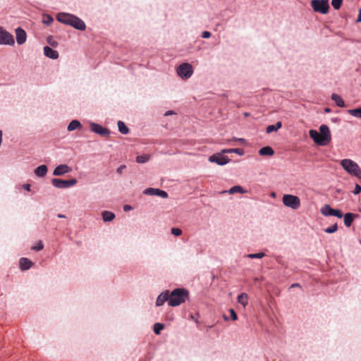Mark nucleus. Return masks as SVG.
I'll list each match as a JSON object with an SVG mask.
<instances>
[{"mask_svg":"<svg viewBox=\"0 0 361 361\" xmlns=\"http://www.w3.org/2000/svg\"><path fill=\"white\" fill-rule=\"evenodd\" d=\"M309 135L314 142L319 146H326L331 140L330 129L326 124H322L319 131L314 129L310 130Z\"/></svg>","mask_w":361,"mask_h":361,"instance_id":"1","label":"nucleus"},{"mask_svg":"<svg viewBox=\"0 0 361 361\" xmlns=\"http://www.w3.org/2000/svg\"><path fill=\"white\" fill-rule=\"evenodd\" d=\"M190 293L185 288H176L170 291L169 306L177 307L184 303L189 298Z\"/></svg>","mask_w":361,"mask_h":361,"instance_id":"2","label":"nucleus"},{"mask_svg":"<svg viewBox=\"0 0 361 361\" xmlns=\"http://www.w3.org/2000/svg\"><path fill=\"white\" fill-rule=\"evenodd\" d=\"M340 164L348 174L361 178V169L355 161L350 159H343Z\"/></svg>","mask_w":361,"mask_h":361,"instance_id":"3","label":"nucleus"},{"mask_svg":"<svg viewBox=\"0 0 361 361\" xmlns=\"http://www.w3.org/2000/svg\"><path fill=\"white\" fill-rule=\"evenodd\" d=\"M310 6L315 13L325 15L329 12V3L325 0H311Z\"/></svg>","mask_w":361,"mask_h":361,"instance_id":"4","label":"nucleus"},{"mask_svg":"<svg viewBox=\"0 0 361 361\" xmlns=\"http://www.w3.org/2000/svg\"><path fill=\"white\" fill-rule=\"evenodd\" d=\"M193 72L192 66L188 62L182 63L176 68L177 75L183 80L190 78Z\"/></svg>","mask_w":361,"mask_h":361,"instance_id":"5","label":"nucleus"},{"mask_svg":"<svg viewBox=\"0 0 361 361\" xmlns=\"http://www.w3.org/2000/svg\"><path fill=\"white\" fill-rule=\"evenodd\" d=\"M283 204L292 209H298L300 206V198L293 195L285 194L282 197Z\"/></svg>","mask_w":361,"mask_h":361,"instance_id":"6","label":"nucleus"},{"mask_svg":"<svg viewBox=\"0 0 361 361\" xmlns=\"http://www.w3.org/2000/svg\"><path fill=\"white\" fill-rule=\"evenodd\" d=\"M208 160L211 163H215L219 166H225L231 161V159L225 155V152H223L221 149L219 152L214 153L209 157Z\"/></svg>","mask_w":361,"mask_h":361,"instance_id":"7","label":"nucleus"},{"mask_svg":"<svg viewBox=\"0 0 361 361\" xmlns=\"http://www.w3.org/2000/svg\"><path fill=\"white\" fill-rule=\"evenodd\" d=\"M51 183L56 188L64 189L74 186L78 183V180L75 178L69 180L54 178L51 180Z\"/></svg>","mask_w":361,"mask_h":361,"instance_id":"8","label":"nucleus"},{"mask_svg":"<svg viewBox=\"0 0 361 361\" xmlns=\"http://www.w3.org/2000/svg\"><path fill=\"white\" fill-rule=\"evenodd\" d=\"M321 214L324 216H335L343 218V212L339 209H334L329 204H325L320 209Z\"/></svg>","mask_w":361,"mask_h":361,"instance_id":"9","label":"nucleus"},{"mask_svg":"<svg viewBox=\"0 0 361 361\" xmlns=\"http://www.w3.org/2000/svg\"><path fill=\"white\" fill-rule=\"evenodd\" d=\"M14 44L13 36L0 26V44L13 46Z\"/></svg>","mask_w":361,"mask_h":361,"instance_id":"10","label":"nucleus"},{"mask_svg":"<svg viewBox=\"0 0 361 361\" xmlns=\"http://www.w3.org/2000/svg\"><path fill=\"white\" fill-rule=\"evenodd\" d=\"M90 129L92 132L103 137H109L111 133V131L109 128H104L102 125L94 122L90 123Z\"/></svg>","mask_w":361,"mask_h":361,"instance_id":"11","label":"nucleus"},{"mask_svg":"<svg viewBox=\"0 0 361 361\" xmlns=\"http://www.w3.org/2000/svg\"><path fill=\"white\" fill-rule=\"evenodd\" d=\"M143 194L151 196H158L164 199L167 198L169 195L166 191L159 188H147L143 190Z\"/></svg>","mask_w":361,"mask_h":361,"instance_id":"12","label":"nucleus"},{"mask_svg":"<svg viewBox=\"0 0 361 361\" xmlns=\"http://www.w3.org/2000/svg\"><path fill=\"white\" fill-rule=\"evenodd\" d=\"M75 15L66 13V12H60L58 13L56 16V19L61 23H63L66 25H71L72 24L73 18Z\"/></svg>","mask_w":361,"mask_h":361,"instance_id":"13","label":"nucleus"},{"mask_svg":"<svg viewBox=\"0 0 361 361\" xmlns=\"http://www.w3.org/2000/svg\"><path fill=\"white\" fill-rule=\"evenodd\" d=\"M72 171V168L68 164H62L56 166L53 171L54 176H61Z\"/></svg>","mask_w":361,"mask_h":361,"instance_id":"14","label":"nucleus"},{"mask_svg":"<svg viewBox=\"0 0 361 361\" xmlns=\"http://www.w3.org/2000/svg\"><path fill=\"white\" fill-rule=\"evenodd\" d=\"M170 297V290H165L162 291L157 298L155 305L157 307H160L167 302L169 304V300Z\"/></svg>","mask_w":361,"mask_h":361,"instance_id":"15","label":"nucleus"},{"mask_svg":"<svg viewBox=\"0 0 361 361\" xmlns=\"http://www.w3.org/2000/svg\"><path fill=\"white\" fill-rule=\"evenodd\" d=\"M72 24L70 26L80 31H84L86 29V25L81 18L76 16L72 17Z\"/></svg>","mask_w":361,"mask_h":361,"instance_id":"16","label":"nucleus"},{"mask_svg":"<svg viewBox=\"0 0 361 361\" xmlns=\"http://www.w3.org/2000/svg\"><path fill=\"white\" fill-rule=\"evenodd\" d=\"M16 35L18 44L21 45L26 42L27 33L21 27L16 29Z\"/></svg>","mask_w":361,"mask_h":361,"instance_id":"17","label":"nucleus"},{"mask_svg":"<svg viewBox=\"0 0 361 361\" xmlns=\"http://www.w3.org/2000/svg\"><path fill=\"white\" fill-rule=\"evenodd\" d=\"M44 54L51 59H57L59 56V52L49 46L44 47Z\"/></svg>","mask_w":361,"mask_h":361,"instance_id":"18","label":"nucleus"},{"mask_svg":"<svg viewBox=\"0 0 361 361\" xmlns=\"http://www.w3.org/2000/svg\"><path fill=\"white\" fill-rule=\"evenodd\" d=\"M33 265L34 263L27 257H21L19 260V267L23 271L30 269Z\"/></svg>","mask_w":361,"mask_h":361,"instance_id":"19","label":"nucleus"},{"mask_svg":"<svg viewBox=\"0 0 361 361\" xmlns=\"http://www.w3.org/2000/svg\"><path fill=\"white\" fill-rule=\"evenodd\" d=\"M357 216L358 214L351 212H348L345 213V214H343V222L345 226L346 227H350L352 225L355 219Z\"/></svg>","mask_w":361,"mask_h":361,"instance_id":"20","label":"nucleus"},{"mask_svg":"<svg viewBox=\"0 0 361 361\" xmlns=\"http://www.w3.org/2000/svg\"><path fill=\"white\" fill-rule=\"evenodd\" d=\"M48 171V167L45 164L38 166L34 171L35 174L39 178L44 177Z\"/></svg>","mask_w":361,"mask_h":361,"instance_id":"21","label":"nucleus"},{"mask_svg":"<svg viewBox=\"0 0 361 361\" xmlns=\"http://www.w3.org/2000/svg\"><path fill=\"white\" fill-rule=\"evenodd\" d=\"M258 153L260 156L271 157L274 154L275 152L271 147L265 146L260 148L258 151Z\"/></svg>","mask_w":361,"mask_h":361,"instance_id":"22","label":"nucleus"},{"mask_svg":"<svg viewBox=\"0 0 361 361\" xmlns=\"http://www.w3.org/2000/svg\"><path fill=\"white\" fill-rule=\"evenodd\" d=\"M82 128V124L80 121L74 119L72 120L67 127V130L68 132L73 131L77 129H80Z\"/></svg>","mask_w":361,"mask_h":361,"instance_id":"23","label":"nucleus"},{"mask_svg":"<svg viewBox=\"0 0 361 361\" xmlns=\"http://www.w3.org/2000/svg\"><path fill=\"white\" fill-rule=\"evenodd\" d=\"M331 99L336 103L338 107H344L345 106V102L340 95L336 93H333L331 96Z\"/></svg>","mask_w":361,"mask_h":361,"instance_id":"24","label":"nucleus"},{"mask_svg":"<svg viewBox=\"0 0 361 361\" xmlns=\"http://www.w3.org/2000/svg\"><path fill=\"white\" fill-rule=\"evenodd\" d=\"M102 216L104 222H110L115 219L116 215L112 212L105 210L102 212Z\"/></svg>","mask_w":361,"mask_h":361,"instance_id":"25","label":"nucleus"},{"mask_svg":"<svg viewBox=\"0 0 361 361\" xmlns=\"http://www.w3.org/2000/svg\"><path fill=\"white\" fill-rule=\"evenodd\" d=\"M117 126H118V131L121 134L127 135V134L129 133L130 130H129L128 127L126 126V124L123 121H118V123H117Z\"/></svg>","mask_w":361,"mask_h":361,"instance_id":"26","label":"nucleus"},{"mask_svg":"<svg viewBox=\"0 0 361 361\" xmlns=\"http://www.w3.org/2000/svg\"><path fill=\"white\" fill-rule=\"evenodd\" d=\"M223 152H225V154L235 153L239 156H243L245 154V150L243 148L223 149Z\"/></svg>","mask_w":361,"mask_h":361,"instance_id":"27","label":"nucleus"},{"mask_svg":"<svg viewBox=\"0 0 361 361\" xmlns=\"http://www.w3.org/2000/svg\"><path fill=\"white\" fill-rule=\"evenodd\" d=\"M228 192L229 194H234L236 192L244 194L247 192V191L240 185H234L228 190Z\"/></svg>","mask_w":361,"mask_h":361,"instance_id":"28","label":"nucleus"},{"mask_svg":"<svg viewBox=\"0 0 361 361\" xmlns=\"http://www.w3.org/2000/svg\"><path fill=\"white\" fill-rule=\"evenodd\" d=\"M238 302L245 307L248 302H247V294L245 293H242L238 295Z\"/></svg>","mask_w":361,"mask_h":361,"instance_id":"29","label":"nucleus"},{"mask_svg":"<svg viewBox=\"0 0 361 361\" xmlns=\"http://www.w3.org/2000/svg\"><path fill=\"white\" fill-rule=\"evenodd\" d=\"M347 111L350 115L358 118H361V106L348 109Z\"/></svg>","mask_w":361,"mask_h":361,"instance_id":"30","label":"nucleus"},{"mask_svg":"<svg viewBox=\"0 0 361 361\" xmlns=\"http://www.w3.org/2000/svg\"><path fill=\"white\" fill-rule=\"evenodd\" d=\"M164 324L163 323L157 322L153 326V331L156 335H159L161 331L164 329Z\"/></svg>","mask_w":361,"mask_h":361,"instance_id":"31","label":"nucleus"},{"mask_svg":"<svg viewBox=\"0 0 361 361\" xmlns=\"http://www.w3.org/2000/svg\"><path fill=\"white\" fill-rule=\"evenodd\" d=\"M149 154H142L136 157V162L138 164H145L149 160Z\"/></svg>","mask_w":361,"mask_h":361,"instance_id":"32","label":"nucleus"},{"mask_svg":"<svg viewBox=\"0 0 361 361\" xmlns=\"http://www.w3.org/2000/svg\"><path fill=\"white\" fill-rule=\"evenodd\" d=\"M54 22V18L49 14H44L42 23L46 25H50Z\"/></svg>","mask_w":361,"mask_h":361,"instance_id":"33","label":"nucleus"},{"mask_svg":"<svg viewBox=\"0 0 361 361\" xmlns=\"http://www.w3.org/2000/svg\"><path fill=\"white\" fill-rule=\"evenodd\" d=\"M265 256V253L263 252H259L257 253H250L247 255V257L249 259H261Z\"/></svg>","mask_w":361,"mask_h":361,"instance_id":"34","label":"nucleus"},{"mask_svg":"<svg viewBox=\"0 0 361 361\" xmlns=\"http://www.w3.org/2000/svg\"><path fill=\"white\" fill-rule=\"evenodd\" d=\"M338 224L336 223H335L334 224L325 228L324 232L326 233H329V234L334 233L338 231Z\"/></svg>","mask_w":361,"mask_h":361,"instance_id":"35","label":"nucleus"},{"mask_svg":"<svg viewBox=\"0 0 361 361\" xmlns=\"http://www.w3.org/2000/svg\"><path fill=\"white\" fill-rule=\"evenodd\" d=\"M343 1V0H331V4L335 10H338L341 8Z\"/></svg>","mask_w":361,"mask_h":361,"instance_id":"36","label":"nucleus"},{"mask_svg":"<svg viewBox=\"0 0 361 361\" xmlns=\"http://www.w3.org/2000/svg\"><path fill=\"white\" fill-rule=\"evenodd\" d=\"M47 42L51 47L54 48L57 47L59 45L58 42L56 41L51 35H49L47 37Z\"/></svg>","mask_w":361,"mask_h":361,"instance_id":"37","label":"nucleus"},{"mask_svg":"<svg viewBox=\"0 0 361 361\" xmlns=\"http://www.w3.org/2000/svg\"><path fill=\"white\" fill-rule=\"evenodd\" d=\"M44 248V244L42 240H39L35 245L32 247V250L35 251H40Z\"/></svg>","mask_w":361,"mask_h":361,"instance_id":"38","label":"nucleus"},{"mask_svg":"<svg viewBox=\"0 0 361 361\" xmlns=\"http://www.w3.org/2000/svg\"><path fill=\"white\" fill-rule=\"evenodd\" d=\"M171 233L175 236H179L182 234V230L177 227H173L171 230Z\"/></svg>","mask_w":361,"mask_h":361,"instance_id":"39","label":"nucleus"},{"mask_svg":"<svg viewBox=\"0 0 361 361\" xmlns=\"http://www.w3.org/2000/svg\"><path fill=\"white\" fill-rule=\"evenodd\" d=\"M229 312L231 314L230 319H232L233 321H236L238 319V314L234 310V309L230 308Z\"/></svg>","mask_w":361,"mask_h":361,"instance_id":"40","label":"nucleus"},{"mask_svg":"<svg viewBox=\"0 0 361 361\" xmlns=\"http://www.w3.org/2000/svg\"><path fill=\"white\" fill-rule=\"evenodd\" d=\"M276 129L275 128V126L273 125H269L267 128H266V133H268V134H270L273 132H276Z\"/></svg>","mask_w":361,"mask_h":361,"instance_id":"41","label":"nucleus"},{"mask_svg":"<svg viewBox=\"0 0 361 361\" xmlns=\"http://www.w3.org/2000/svg\"><path fill=\"white\" fill-rule=\"evenodd\" d=\"M353 192L354 195H358L361 192V186L358 183L355 184V188H354V190L353 191Z\"/></svg>","mask_w":361,"mask_h":361,"instance_id":"42","label":"nucleus"},{"mask_svg":"<svg viewBox=\"0 0 361 361\" xmlns=\"http://www.w3.org/2000/svg\"><path fill=\"white\" fill-rule=\"evenodd\" d=\"M212 36V33L209 31H203L201 34V37L204 39H208Z\"/></svg>","mask_w":361,"mask_h":361,"instance_id":"43","label":"nucleus"},{"mask_svg":"<svg viewBox=\"0 0 361 361\" xmlns=\"http://www.w3.org/2000/svg\"><path fill=\"white\" fill-rule=\"evenodd\" d=\"M126 168V166L125 164L121 165L119 167L117 168L116 172L118 174H122L123 171Z\"/></svg>","mask_w":361,"mask_h":361,"instance_id":"44","label":"nucleus"},{"mask_svg":"<svg viewBox=\"0 0 361 361\" xmlns=\"http://www.w3.org/2000/svg\"><path fill=\"white\" fill-rule=\"evenodd\" d=\"M23 188L27 191H30L31 190V185L29 184V183H25L23 185Z\"/></svg>","mask_w":361,"mask_h":361,"instance_id":"45","label":"nucleus"},{"mask_svg":"<svg viewBox=\"0 0 361 361\" xmlns=\"http://www.w3.org/2000/svg\"><path fill=\"white\" fill-rule=\"evenodd\" d=\"M133 209V207L130 204H125L123 206V210H124V212H126L132 210Z\"/></svg>","mask_w":361,"mask_h":361,"instance_id":"46","label":"nucleus"},{"mask_svg":"<svg viewBox=\"0 0 361 361\" xmlns=\"http://www.w3.org/2000/svg\"><path fill=\"white\" fill-rule=\"evenodd\" d=\"M274 126H275L276 130H278L282 128V123L281 121H277L275 124H274Z\"/></svg>","mask_w":361,"mask_h":361,"instance_id":"47","label":"nucleus"},{"mask_svg":"<svg viewBox=\"0 0 361 361\" xmlns=\"http://www.w3.org/2000/svg\"><path fill=\"white\" fill-rule=\"evenodd\" d=\"M173 114H175V112H174L173 110H169V111H167L164 114V116H171V115H173Z\"/></svg>","mask_w":361,"mask_h":361,"instance_id":"48","label":"nucleus"},{"mask_svg":"<svg viewBox=\"0 0 361 361\" xmlns=\"http://www.w3.org/2000/svg\"><path fill=\"white\" fill-rule=\"evenodd\" d=\"M297 287L301 288V286L298 283H293L290 285V288H297Z\"/></svg>","mask_w":361,"mask_h":361,"instance_id":"49","label":"nucleus"},{"mask_svg":"<svg viewBox=\"0 0 361 361\" xmlns=\"http://www.w3.org/2000/svg\"><path fill=\"white\" fill-rule=\"evenodd\" d=\"M356 23H361V11H359L357 18L355 20Z\"/></svg>","mask_w":361,"mask_h":361,"instance_id":"50","label":"nucleus"},{"mask_svg":"<svg viewBox=\"0 0 361 361\" xmlns=\"http://www.w3.org/2000/svg\"><path fill=\"white\" fill-rule=\"evenodd\" d=\"M233 139L235 140H238V142H240L241 143H245L246 142V140L244 139V138H236V137H234Z\"/></svg>","mask_w":361,"mask_h":361,"instance_id":"51","label":"nucleus"},{"mask_svg":"<svg viewBox=\"0 0 361 361\" xmlns=\"http://www.w3.org/2000/svg\"><path fill=\"white\" fill-rule=\"evenodd\" d=\"M331 120L334 123H338L341 121L338 117L332 118Z\"/></svg>","mask_w":361,"mask_h":361,"instance_id":"52","label":"nucleus"},{"mask_svg":"<svg viewBox=\"0 0 361 361\" xmlns=\"http://www.w3.org/2000/svg\"><path fill=\"white\" fill-rule=\"evenodd\" d=\"M223 319L224 321H228L230 319V317L226 314H223Z\"/></svg>","mask_w":361,"mask_h":361,"instance_id":"53","label":"nucleus"},{"mask_svg":"<svg viewBox=\"0 0 361 361\" xmlns=\"http://www.w3.org/2000/svg\"><path fill=\"white\" fill-rule=\"evenodd\" d=\"M324 113H330L331 111V109L329 108V107H326L324 109Z\"/></svg>","mask_w":361,"mask_h":361,"instance_id":"54","label":"nucleus"},{"mask_svg":"<svg viewBox=\"0 0 361 361\" xmlns=\"http://www.w3.org/2000/svg\"><path fill=\"white\" fill-rule=\"evenodd\" d=\"M57 216H58V218H60V219H62V218H65V217H66V216H65V215L61 214H59L57 215Z\"/></svg>","mask_w":361,"mask_h":361,"instance_id":"55","label":"nucleus"},{"mask_svg":"<svg viewBox=\"0 0 361 361\" xmlns=\"http://www.w3.org/2000/svg\"><path fill=\"white\" fill-rule=\"evenodd\" d=\"M248 115H249V114H248V113H245V116H247Z\"/></svg>","mask_w":361,"mask_h":361,"instance_id":"56","label":"nucleus"},{"mask_svg":"<svg viewBox=\"0 0 361 361\" xmlns=\"http://www.w3.org/2000/svg\"><path fill=\"white\" fill-rule=\"evenodd\" d=\"M337 192L340 193L341 192V190L338 189L337 190Z\"/></svg>","mask_w":361,"mask_h":361,"instance_id":"57","label":"nucleus"},{"mask_svg":"<svg viewBox=\"0 0 361 361\" xmlns=\"http://www.w3.org/2000/svg\"><path fill=\"white\" fill-rule=\"evenodd\" d=\"M326 1H328L329 3V0H325Z\"/></svg>","mask_w":361,"mask_h":361,"instance_id":"58","label":"nucleus"}]
</instances>
